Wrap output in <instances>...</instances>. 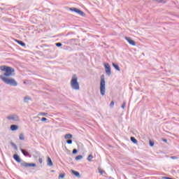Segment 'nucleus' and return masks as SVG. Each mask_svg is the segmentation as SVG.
Masks as SVG:
<instances>
[{"label": "nucleus", "instance_id": "obj_18", "mask_svg": "<svg viewBox=\"0 0 179 179\" xmlns=\"http://www.w3.org/2000/svg\"><path fill=\"white\" fill-rule=\"evenodd\" d=\"M72 136H73L71 134H66L64 136V139H71V138H72Z\"/></svg>", "mask_w": 179, "mask_h": 179}, {"label": "nucleus", "instance_id": "obj_4", "mask_svg": "<svg viewBox=\"0 0 179 179\" xmlns=\"http://www.w3.org/2000/svg\"><path fill=\"white\" fill-rule=\"evenodd\" d=\"M0 78L4 83L6 85H10V86H17V82L13 78H8L6 77H3L2 76H0Z\"/></svg>", "mask_w": 179, "mask_h": 179}, {"label": "nucleus", "instance_id": "obj_8", "mask_svg": "<svg viewBox=\"0 0 179 179\" xmlns=\"http://www.w3.org/2000/svg\"><path fill=\"white\" fill-rule=\"evenodd\" d=\"M21 166L22 167H36V165L34 163L29 164V163L23 162L21 163Z\"/></svg>", "mask_w": 179, "mask_h": 179}, {"label": "nucleus", "instance_id": "obj_25", "mask_svg": "<svg viewBox=\"0 0 179 179\" xmlns=\"http://www.w3.org/2000/svg\"><path fill=\"white\" fill-rule=\"evenodd\" d=\"M11 145L14 148L15 150H17V145H16V144L11 143Z\"/></svg>", "mask_w": 179, "mask_h": 179}, {"label": "nucleus", "instance_id": "obj_12", "mask_svg": "<svg viewBox=\"0 0 179 179\" xmlns=\"http://www.w3.org/2000/svg\"><path fill=\"white\" fill-rule=\"evenodd\" d=\"M47 164L49 167H52V166H54V164L52 163V160L50 157H48Z\"/></svg>", "mask_w": 179, "mask_h": 179}, {"label": "nucleus", "instance_id": "obj_3", "mask_svg": "<svg viewBox=\"0 0 179 179\" xmlns=\"http://www.w3.org/2000/svg\"><path fill=\"white\" fill-rule=\"evenodd\" d=\"M99 89L101 96H104L106 94V78L104 75L101 76Z\"/></svg>", "mask_w": 179, "mask_h": 179}, {"label": "nucleus", "instance_id": "obj_17", "mask_svg": "<svg viewBox=\"0 0 179 179\" xmlns=\"http://www.w3.org/2000/svg\"><path fill=\"white\" fill-rule=\"evenodd\" d=\"M130 141H131L133 143H135V144L138 143V140H136V138H135V137L134 136H131L130 138Z\"/></svg>", "mask_w": 179, "mask_h": 179}, {"label": "nucleus", "instance_id": "obj_27", "mask_svg": "<svg viewBox=\"0 0 179 179\" xmlns=\"http://www.w3.org/2000/svg\"><path fill=\"white\" fill-rule=\"evenodd\" d=\"M66 143H68V145H72V139H68L66 141Z\"/></svg>", "mask_w": 179, "mask_h": 179}, {"label": "nucleus", "instance_id": "obj_15", "mask_svg": "<svg viewBox=\"0 0 179 179\" xmlns=\"http://www.w3.org/2000/svg\"><path fill=\"white\" fill-rule=\"evenodd\" d=\"M112 66H113V68H115V69H116V71H118L119 72L120 71H121V69H120V66H118V64L115 63H112Z\"/></svg>", "mask_w": 179, "mask_h": 179}, {"label": "nucleus", "instance_id": "obj_7", "mask_svg": "<svg viewBox=\"0 0 179 179\" xmlns=\"http://www.w3.org/2000/svg\"><path fill=\"white\" fill-rule=\"evenodd\" d=\"M7 120H9L10 121H20L19 116H17V115H15V114L8 116Z\"/></svg>", "mask_w": 179, "mask_h": 179}, {"label": "nucleus", "instance_id": "obj_5", "mask_svg": "<svg viewBox=\"0 0 179 179\" xmlns=\"http://www.w3.org/2000/svg\"><path fill=\"white\" fill-rule=\"evenodd\" d=\"M70 10H71V12H75L76 13H78V15H80V16H85V13L80 10H79V8H76L75 7L73 8H70Z\"/></svg>", "mask_w": 179, "mask_h": 179}, {"label": "nucleus", "instance_id": "obj_39", "mask_svg": "<svg viewBox=\"0 0 179 179\" xmlns=\"http://www.w3.org/2000/svg\"><path fill=\"white\" fill-rule=\"evenodd\" d=\"M0 10H3V8H0Z\"/></svg>", "mask_w": 179, "mask_h": 179}, {"label": "nucleus", "instance_id": "obj_9", "mask_svg": "<svg viewBox=\"0 0 179 179\" xmlns=\"http://www.w3.org/2000/svg\"><path fill=\"white\" fill-rule=\"evenodd\" d=\"M20 151L25 156V157H31L30 153L23 148H20Z\"/></svg>", "mask_w": 179, "mask_h": 179}, {"label": "nucleus", "instance_id": "obj_24", "mask_svg": "<svg viewBox=\"0 0 179 179\" xmlns=\"http://www.w3.org/2000/svg\"><path fill=\"white\" fill-rule=\"evenodd\" d=\"M65 178V173H61L59 175V179Z\"/></svg>", "mask_w": 179, "mask_h": 179}, {"label": "nucleus", "instance_id": "obj_21", "mask_svg": "<svg viewBox=\"0 0 179 179\" xmlns=\"http://www.w3.org/2000/svg\"><path fill=\"white\" fill-rule=\"evenodd\" d=\"M29 100H30V97H29V96H25L24 98V103H27V101H29Z\"/></svg>", "mask_w": 179, "mask_h": 179}, {"label": "nucleus", "instance_id": "obj_14", "mask_svg": "<svg viewBox=\"0 0 179 179\" xmlns=\"http://www.w3.org/2000/svg\"><path fill=\"white\" fill-rule=\"evenodd\" d=\"M15 41H16V43H17V44H19V45H21V47L26 46V43H24V42H23L22 41H19V40L16 39Z\"/></svg>", "mask_w": 179, "mask_h": 179}, {"label": "nucleus", "instance_id": "obj_26", "mask_svg": "<svg viewBox=\"0 0 179 179\" xmlns=\"http://www.w3.org/2000/svg\"><path fill=\"white\" fill-rule=\"evenodd\" d=\"M114 104H115V102L114 101H112L110 103V108H114Z\"/></svg>", "mask_w": 179, "mask_h": 179}, {"label": "nucleus", "instance_id": "obj_1", "mask_svg": "<svg viewBox=\"0 0 179 179\" xmlns=\"http://www.w3.org/2000/svg\"><path fill=\"white\" fill-rule=\"evenodd\" d=\"M0 69L3 71L5 72L3 74V76H6V78H9V76H13V72H15V69L8 66H1Z\"/></svg>", "mask_w": 179, "mask_h": 179}, {"label": "nucleus", "instance_id": "obj_28", "mask_svg": "<svg viewBox=\"0 0 179 179\" xmlns=\"http://www.w3.org/2000/svg\"><path fill=\"white\" fill-rule=\"evenodd\" d=\"M150 146L153 147L155 146V142L152 140H150Z\"/></svg>", "mask_w": 179, "mask_h": 179}, {"label": "nucleus", "instance_id": "obj_30", "mask_svg": "<svg viewBox=\"0 0 179 179\" xmlns=\"http://www.w3.org/2000/svg\"><path fill=\"white\" fill-rule=\"evenodd\" d=\"M127 106V101H124L122 105V108H125V106Z\"/></svg>", "mask_w": 179, "mask_h": 179}, {"label": "nucleus", "instance_id": "obj_13", "mask_svg": "<svg viewBox=\"0 0 179 179\" xmlns=\"http://www.w3.org/2000/svg\"><path fill=\"white\" fill-rule=\"evenodd\" d=\"M72 173L75 177H78V178H80V173L78 171H76L75 170H71Z\"/></svg>", "mask_w": 179, "mask_h": 179}, {"label": "nucleus", "instance_id": "obj_19", "mask_svg": "<svg viewBox=\"0 0 179 179\" xmlns=\"http://www.w3.org/2000/svg\"><path fill=\"white\" fill-rule=\"evenodd\" d=\"M20 141H24V135L23 134H20L19 136Z\"/></svg>", "mask_w": 179, "mask_h": 179}, {"label": "nucleus", "instance_id": "obj_34", "mask_svg": "<svg viewBox=\"0 0 179 179\" xmlns=\"http://www.w3.org/2000/svg\"><path fill=\"white\" fill-rule=\"evenodd\" d=\"M162 141L165 142L166 143H167V139H166V138H162Z\"/></svg>", "mask_w": 179, "mask_h": 179}, {"label": "nucleus", "instance_id": "obj_22", "mask_svg": "<svg viewBox=\"0 0 179 179\" xmlns=\"http://www.w3.org/2000/svg\"><path fill=\"white\" fill-rule=\"evenodd\" d=\"M80 159H83V156L78 155L77 157H76V160H80Z\"/></svg>", "mask_w": 179, "mask_h": 179}, {"label": "nucleus", "instance_id": "obj_38", "mask_svg": "<svg viewBox=\"0 0 179 179\" xmlns=\"http://www.w3.org/2000/svg\"><path fill=\"white\" fill-rule=\"evenodd\" d=\"M47 115V113H42V115Z\"/></svg>", "mask_w": 179, "mask_h": 179}, {"label": "nucleus", "instance_id": "obj_41", "mask_svg": "<svg viewBox=\"0 0 179 179\" xmlns=\"http://www.w3.org/2000/svg\"><path fill=\"white\" fill-rule=\"evenodd\" d=\"M171 179H174V178H171Z\"/></svg>", "mask_w": 179, "mask_h": 179}, {"label": "nucleus", "instance_id": "obj_32", "mask_svg": "<svg viewBox=\"0 0 179 179\" xmlns=\"http://www.w3.org/2000/svg\"><path fill=\"white\" fill-rule=\"evenodd\" d=\"M41 121H42V122H45V121H47V118L46 117H42Z\"/></svg>", "mask_w": 179, "mask_h": 179}, {"label": "nucleus", "instance_id": "obj_6", "mask_svg": "<svg viewBox=\"0 0 179 179\" xmlns=\"http://www.w3.org/2000/svg\"><path fill=\"white\" fill-rule=\"evenodd\" d=\"M106 73L108 75V76H110L111 75V67L110 66V64L108 63H105L104 64Z\"/></svg>", "mask_w": 179, "mask_h": 179}, {"label": "nucleus", "instance_id": "obj_11", "mask_svg": "<svg viewBox=\"0 0 179 179\" xmlns=\"http://www.w3.org/2000/svg\"><path fill=\"white\" fill-rule=\"evenodd\" d=\"M13 159L17 162V163H20L22 162V159H20V157L17 154H15L13 155Z\"/></svg>", "mask_w": 179, "mask_h": 179}, {"label": "nucleus", "instance_id": "obj_40", "mask_svg": "<svg viewBox=\"0 0 179 179\" xmlns=\"http://www.w3.org/2000/svg\"><path fill=\"white\" fill-rule=\"evenodd\" d=\"M171 178L168 177V179H171Z\"/></svg>", "mask_w": 179, "mask_h": 179}, {"label": "nucleus", "instance_id": "obj_2", "mask_svg": "<svg viewBox=\"0 0 179 179\" xmlns=\"http://www.w3.org/2000/svg\"><path fill=\"white\" fill-rule=\"evenodd\" d=\"M71 88L73 89V90H79L80 89V87L79 86V83L78 82V76L74 74L72 76L71 80Z\"/></svg>", "mask_w": 179, "mask_h": 179}, {"label": "nucleus", "instance_id": "obj_16", "mask_svg": "<svg viewBox=\"0 0 179 179\" xmlns=\"http://www.w3.org/2000/svg\"><path fill=\"white\" fill-rule=\"evenodd\" d=\"M10 129L12 131H17V129H19V126H17L16 124H13L10 126Z\"/></svg>", "mask_w": 179, "mask_h": 179}, {"label": "nucleus", "instance_id": "obj_20", "mask_svg": "<svg viewBox=\"0 0 179 179\" xmlns=\"http://www.w3.org/2000/svg\"><path fill=\"white\" fill-rule=\"evenodd\" d=\"M157 2H158V3H166L167 1H164V0H156Z\"/></svg>", "mask_w": 179, "mask_h": 179}, {"label": "nucleus", "instance_id": "obj_36", "mask_svg": "<svg viewBox=\"0 0 179 179\" xmlns=\"http://www.w3.org/2000/svg\"><path fill=\"white\" fill-rule=\"evenodd\" d=\"M168 178H169V177H166V176L162 177V179H168Z\"/></svg>", "mask_w": 179, "mask_h": 179}, {"label": "nucleus", "instance_id": "obj_33", "mask_svg": "<svg viewBox=\"0 0 179 179\" xmlns=\"http://www.w3.org/2000/svg\"><path fill=\"white\" fill-rule=\"evenodd\" d=\"M171 159H172L173 160H176V159H178V157H177L176 156H172V157H171Z\"/></svg>", "mask_w": 179, "mask_h": 179}, {"label": "nucleus", "instance_id": "obj_10", "mask_svg": "<svg viewBox=\"0 0 179 179\" xmlns=\"http://www.w3.org/2000/svg\"><path fill=\"white\" fill-rule=\"evenodd\" d=\"M125 40L130 44V45H136V43L135 41L132 40V38L129 37H125Z\"/></svg>", "mask_w": 179, "mask_h": 179}, {"label": "nucleus", "instance_id": "obj_35", "mask_svg": "<svg viewBox=\"0 0 179 179\" xmlns=\"http://www.w3.org/2000/svg\"><path fill=\"white\" fill-rule=\"evenodd\" d=\"M39 163H43V159L41 158L39 159Z\"/></svg>", "mask_w": 179, "mask_h": 179}, {"label": "nucleus", "instance_id": "obj_29", "mask_svg": "<svg viewBox=\"0 0 179 179\" xmlns=\"http://www.w3.org/2000/svg\"><path fill=\"white\" fill-rule=\"evenodd\" d=\"M55 45H56V47H62V43H56Z\"/></svg>", "mask_w": 179, "mask_h": 179}, {"label": "nucleus", "instance_id": "obj_23", "mask_svg": "<svg viewBox=\"0 0 179 179\" xmlns=\"http://www.w3.org/2000/svg\"><path fill=\"white\" fill-rule=\"evenodd\" d=\"M93 159V155H90L87 157L88 162H92V159Z\"/></svg>", "mask_w": 179, "mask_h": 179}, {"label": "nucleus", "instance_id": "obj_37", "mask_svg": "<svg viewBox=\"0 0 179 179\" xmlns=\"http://www.w3.org/2000/svg\"><path fill=\"white\" fill-rule=\"evenodd\" d=\"M99 173H100L101 174H103L104 172H103V171H99Z\"/></svg>", "mask_w": 179, "mask_h": 179}, {"label": "nucleus", "instance_id": "obj_31", "mask_svg": "<svg viewBox=\"0 0 179 179\" xmlns=\"http://www.w3.org/2000/svg\"><path fill=\"white\" fill-rule=\"evenodd\" d=\"M76 153H78V150L73 149V155H76Z\"/></svg>", "mask_w": 179, "mask_h": 179}]
</instances>
